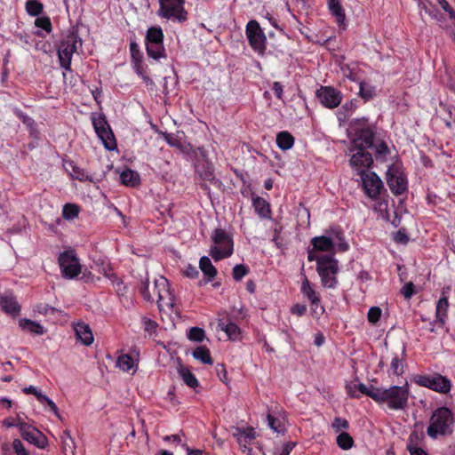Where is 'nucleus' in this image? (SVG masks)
<instances>
[{
  "label": "nucleus",
  "mask_w": 455,
  "mask_h": 455,
  "mask_svg": "<svg viewBox=\"0 0 455 455\" xmlns=\"http://www.w3.org/2000/svg\"><path fill=\"white\" fill-rule=\"evenodd\" d=\"M252 206L254 208L255 212L262 219H270L271 218V208L269 203L260 197V196H252Z\"/></svg>",
  "instance_id": "obj_25"
},
{
  "label": "nucleus",
  "mask_w": 455,
  "mask_h": 455,
  "mask_svg": "<svg viewBox=\"0 0 455 455\" xmlns=\"http://www.w3.org/2000/svg\"><path fill=\"white\" fill-rule=\"evenodd\" d=\"M182 435H183L182 433L181 434L170 435L164 436L163 439L165 442L172 443H175L177 445L180 444L183 447L184 443H182V439H181Z\"/></svg>",
  "instance_id": "obj_60"
},
{
  "label": "nucleus",
  "mask_w": 455,
  "mask_h": 455,
  "mask_svg": "<svg viewBox=\"0 0 455 455\" xmlns=\"http://www.w3.org/2000/svg\"><path fill=\"white\" fill-rule=\"evenodd\" d=\"M452 422L453 416L451 410L446 407H439L433 411L430 417L427 434L431 439L450 435Z\"/></svg>",
  "instance_id": "obj_7"
},
{
  "label": "nucleus",
  "mask_w": 455,
  "mask_h": 455,
  "mask_svg": "<svg viewBox=\"0 0 455 455\" xmlns=\"http://www.w3.org/2000/svg\"><path fill=\"white\" fill-rule=\"evenodd\" d=\"M66 171L69 173V175L76 180L80 181H86L90 180L89 175L81 168L76 166L74 162L68 161L64 164Z\"/></svg>",
  "instance_id": "obj_31"
},
{
  "label": "nucleus",
  "mask_w": 455,
  "mask_h": 455,
  "mask_svg": "<svg viewBox=\"0 0 455 455\" xmlns=\"http://www.w3.org/2000/svg\"><path fill=\"white\" fill-rule=\"evenodd\" d=\"M381 314L382 310L380 307H371L368 311L367 319L371 323L376 324L380 319Z\"/></svg>",
  "instance_id": "obj_49"
},
{
  "label": "nucleus",
  "mask_w": 455,
  "mask_h": 455,
  "mask_svg": "<svg viewBox=\"0 0 455 455\" xmlns=\"http://www.w3.org/2000/svg\"><path fill=\"white\" fill-rule=\"evenodd\" d=\"M307 260L316 262V272L320 277L321 284L327 289H335L338 286V274L339 273V260L333 255H322L307 251Z\"/></svg>",
  "instance_id": "obj_4"
},
{
  "label": "nucleus",
  "mask_w": 455,
  "mask_h": 455,
  "mask_svg": "<svg viewBox=\"0 0 455 455\" xmlns=\"http://www.w3.org/2000/svg\"><path fill=\"white\" fill-rule=\"evenodd\" d=\"M157 15L173 22L183 23L188 20L185 0H159Z\"/></svg>",
  "instance_id": "obj_9"
},
{
  "label": "nucleus",
  "mask_w": 455,
  "mask_h": 455,
  "mask_svg": "<svg viewBox=\"0 0 455 455\" xmlns=\"http://www.w3.org/2000/svg\"><path fill=\"white\" fill-rule=\"evenodd\" d=\"M387 182L391 192L395 196L403 195L408 190L406 175L397 166L392 165L387 169Z\"/></svg>",
  "instance_id": "obj_13"
},
{
  "label": "nucleus",
  "mask_w": 455,
  "mask_h": 455,
  "mask_svg": "<svg viewBox=\"0 0 455 455\" xmlns=\"http://www.w3.org/2000/svg\"><path fill=\"white\" fill-rule=\"evenodd\" d=\"M164 32L160 27H150L147 30L146 44L148 43H163Z\"/></svg>",
  "instance_id": "obj_35"
},
{
  "label": "nucleus",
  "mask_w": 455,
  "mask_h": 455,
  "mask_svg": "<svg viewBox=\"0 0 455 455\" xmlns=\"http://www.w3.org/2000/svg\"><path fill=\"white\" fill-rule=\"evenodd\" d=\"M211 239L212 244L210 247L209 255L215 261L227 259L233 254L234 241L229 232L222 228H216L213 230Z\"/></svg>",
  "instance_id": "obj_8"
},
{
  "label": "nucleus",
  "mask_w": 455,
  "mask_h": 455,
  "mask_svg": "<svg viewBox=\"0 0 455 455\" xmlns=\"http://www.w3.org/2000/svg\"><path fill=\"white\" fill-rule=\"evenodd\" d=\"M276 144L282 150L291 149L294 145V138L288 132H281L276 136Z\"/></svg>",
  "instance_id": "obj_33"
},
{
  "label": "nucleus",
  "mask_w": 455,
  "mask_h": 455,
  "mask_svg": "<svg viewBox=\"0 0 455 455\" xmlns=\"http://www.w3.org/2000/svg\"><path fill=\"white\" fill-rule=\"evenodd\" d=\"M360 177L365 195L377 200L384 187L381 179L373 172H362Z\"/></svg>",
  "instance_id": "obj_15"
},
{
  "label": "nucleus",
  "mask_w": 455,
  "mask_h": 455,
  "mask_svg": "<svg viewBox=\"0 0 455 455\" xmlns=\"http://www.w3.org/2000/svg\"><path fill=\"white\" fill-rule=\"evenodd\" d=\"M193 357L204 364L212 365L213 361L211 356L210 350L205 346L197 347L192 353Z\"/></svg>",
  "instance_id": "obj_32"
},
{
  "label": "nucleus",
  "mask_w": 455,
  "mask_h": 455,
  "mask_svg": "<svg viewBox=\"0 0 455 455\" xmlns=\"http://www.w3.org/2000/svg\"><path fill=\"white\" fill-rule=\"evenodd\" d=\"M82 46V39L78 34L69 31L59 43L57 52L60 66L64 69L63 78L66 79V72H71L72 57L77 49Z\"/></svg>",
  "instance_id": "obj_6"
},
{
  "label": "nucleus",
  "mask_w": 455,
  "mask_h": 455,
  "mask_svg": "<svg viewBox=\"0 0 455 455\" xmlns=\"http://www.w3.org/2000/svg\"><path fill=\"white\" fill-rule=\"evenodd\" d=\"M130 52L132 60H140V52L138 44L134 41L130 43Z\"/></svg>",
  "instance_id": "obj_62"
},
{
  "label": "nucleus",
  "mask_w": 455,
  "mask_h": 455,
  "mask_svg": "<svg viewBox=\"0 0 455 455\" xmlns=\"http://www.w3.org/2000/svg\"><path fill=\"white\" fill-rule=\"evenodd\" d=\"M418 434L412 432L409 436L407 449L411 455H427V453L421 448L417 446Z\"/></svg>",
  "instance_id": "obj_40"
},
{
  "label": "nucleus",
  "mask_w": 455,
  "mask_h": 455,
  "mask_svg": "<svg viewBox=\"0 0 455 455\" xmlns=\"http://www.w3.org/2000/svg\"><path fill=\"white\" fill-rule=\"evenodd\" d=\"M37 401L44 406H47L49 410L57 417L60 416L59 409L56 403L46 395L42 393L39 397L37 398Z\"/></svg>",
  "instance_id": "obj_46"
},
{
  "label": "nucleus",
  "mask_w": 455,
  "mask_h": 455,
  "mask_svg": "<svg viewBox=\"0 0 455 455\" xmlns=\"http://www.w3.org/2000/svg\"><path fill=\"white\" fill-rule=\"evenodd\" d=\"M394 240L395 243H403V244H405L407 243V242L409 241V238L407 236V235L405 234L404 231H402V230H398L395 235H394Z\"/></svg>",
  "instance_id": "obj_63"
},
{
  "label": "nucleus",
  "mask_w": 455,
  "mask_h": 455,
  "mask_svg": "<svg viewBox=\"0 0 455 455\" xmlns=\"http://www.w3.org/2000/svg\"><path fill=\"white\" fill-rule=\"evenodd\" d=\"M351 129L355 136L351 140L349 151L355 153L350 157V165L360 175L362 172H367L366 169L372 164L371 154L366 149L373 145L374 132L365 117L355 119L351 124Z\"/></svg>",
  "instance_id": "obj_1"
},
{
  "label": "nucleus",
  "mask_w": 455,
  "mask_h": 455,
  "mask_svg": "<svg viewBox=\"0 0 455 455\" xmlns=\"http://www.w3.org/2000/svg\"><path fill=\"white\" fill-rule=\"evenodd\" d=\"M233 436L236 439L243 452H247L249 455L252 454V448L251 447V444L257 436L253 427H235Z\"/></svg>",
  "instance_id": "obj_19"
},
{
  "label": "nucleus",
  "mask_w": 455,
  "mask_h": 455,
  "mask_svg": "<svg viewBox=\"0 0 455 455\" xmlns=\"http://www.w3.org/2000/svg\"><path fill=\"white\" fill-rule=\"evenodd\" d=\"M248 274V267L244 265L238 264L233 268V278L235 281H240Z\"/></svg>",
  "instance_id": "obj_50"
},
{
  "label": "nucleus",
  "mask_w": 455,
  "mask_h": 455,
  "mask_svg": "<svg viewBox=\"0 0 455 455\" xmlns=\"http://www.w3.org/2000/svg\"><path fill=\"white\" fill-rule=\"evenodd\" d=\"M200 177L212 184L220 183V180L215 178L214 170L212 164H207L203 170H198Z\"/></svg>",
  "instance_id": "obj_43"
},
{
  "label": "nucleus",
  "mask_w": 455,
  "mask_h": 455,
  "mask_svg": "<svg viewBox=\"0 0 455 455\" xmlns=\"http://www.w3.org/2000/svg\"><path fill=\"white\" fill-rule=\"evenodd\" d=\"M359 395L361 394L365 395L369 397H371L372 400H374L377 403V399L379 398V388L378 387H375L373 385L366 386L363 383H358L357 385Z\"/></svg>",
  "instance_id": "obj_39"
},
{
  "label": "nucleus",
  "mask_w": 455,
  "mask_h": 455,
  "mask_svg": "<svg viewBox=\"0 0 455 455\" xmlns=\"http://www.w3.org/2000/svg\"><path fill=\"white\" fill-rule=\"evenodd\" d=\"M0 308L4 313L12 315H17L20 312V306L11 293L0 297Z\"/></svg>",
  "instance_id": "obj_22"
},
{
  "label": "nucleus",
  "mask_w": 455,
  "mask_h": 455,
  "mask_svg": "<svg viewBox=\"0 0 455 455\" xmlns=\"http://www.w3.org/2000/svg\"><path fill=\"white\" fill-rule=\"evenodd\" d=\"M267 425L268 427L276 433H283L284 432V424L282 419L274 417L271 414H267Z\"/></svg>",
  "instance_id": "obj_44"
},
{
  "label": "nucleus",
  "mask_w": 455,
  "mask_h": 455,
  "mask_svg": "<svg viewBox=\"0 0 455 455\" xmlns=\"http://www.w3.org/2000/svg\"><path fill=\"white\" fill-rule=\"evenodd\" d=\"M199 267L207 277L208 281H212L217 275V269L207 256L201 257L199 260Z\"/></svg>",
  "instance_id": "obj_30"
},
{
  "label": "nucleus",
  "mask_w": 455,
  "mask_h": 455,
  "mask_svg": "<svg viewBox=\"0 0 455 455\" xmlns=\"http://www.w3.org/2000/svg\"><path fill=\"white\" fill-rule=\"evenodd\" d=\"M449 307V301L446 297H442L438 299L435 307V323L443 326L447 319V312Z\"/></svg>",
  "instance_id": "obj_26"
},
{
  "label": "nucleus",
  "mask_w": 455,
  "mask_h": 455,
  "mask_svg": "<svg viewBox=\"0 0 455 455\" xmlns=\"http://www.w3.org/2000/svg\"><path fill=\"white\" fill-rule=\"evenodd\" d=\"M356 108V104L350 100L345 102L337 111L336 116L339 122V124L345 123L349 116L353 115Z\"/></svg>",
  "instance_id": "obj_29"
},
{
  "label": "nucleus",
  "mask_w": 455,
  "mask_h": 455,
  "mask_svg": "<svg viewBox=\"0 0 455 455\" xmlns=\"http://www.w3.org/2000/svg\"><path fill=\"white\" fill-rule=\"evenodd\" d=\"M147 53L149 57L159 60L164 57V47L163 43H148L146 44Z\"/></svg>",
  "instance_id": "obj_34"
},
{
  "label": "nucleus",
  "mask_w": 455,
  "mask_h": 455,
  "mask_svg": "<svg viewBox=\"0 0 455 455\" xmlns=\"http://www.w3.org/2000/svg\"><path fill=\"white\" fill-rule=\"evenodd\" d=\"M143 325H144L145 331L147 332H148L149 334H153L156 331L157 324L155 321H153L151 319H148V318L143 319Z\"/></svg>",
  "instance_id": "obj_59"
},
{
  "label": "nucleus",
  "mask_w": 455,
  "mask_h": 455,
  "mask_svg": "<svg viewBox=\"0 0 455 455\" xmlns=\"http://www.w3.org/2000/svg\"><path fill=\"white\" fill-rule=\"evenodd\" d=\"M12 449L15 455H29L24 444L20 439H14L12 442Z\"/></svg>",
  "instance_id": "obj_55"
},
{
  "label": "nucleus",
  "mask_w": 455,
  "mask_h": 455,
  "mask_svg": "<svg viewBox=\"0 0 455 455\" xmlns=\"http://www.w3.org/2000/svg\"><path fill=\"white\" fill-rule=\"evenodd\" d=\"M306 312H307V306L304 304L297 303V304H294L291 307V313L292 315H296L298 316H302L303 315L306 314Z\"/></svg>",
  "instance_id": "obj_61"
},
{
  "label": "nucleus",
  "mask_w": 455,
  "mask_h": 455,
  "mask_svg": "<svg viewBox=\"0 0 455 455\" xmlns=\"http://www.w3.org/2000/svg\"><path fill=\"white\" fill-rule=\"evenodd\" d=\"M92 122L98 138L104 147L109 150L116 149V140L103 113H92Z\"/></svg>",
  "instance_id": "obj_10"
},
{
  "label": "nucleus",
  "mask_w": 455,
  "mask_h": 455,
  "mask_svg": "<svg viewBox=\"0 0 455 455\" xmlns=\"http://www.w3.org/2000/svg\"><path fill=\"white\" fill-rule=\"evenodd\" d=\"M402 294L406 298L409 299L412 296L414 292V285L412 283H406L401 290Z\"/></svg>",
  "instance_id": "obj_64"
},
{
  "label": "nucleus",
  "mask_w": 455,
  "mask_h": 455,
  "mask_svg": "<svg viewBox=\"0 0 455 455\" xmlns=\"http://www.w3.org/2000/svg\"><path fill=\"white\" fill-rule=\"evenodd\" d=\"M58 261L64 278L74 279L82 273V265L73 250L60 253Z\"/></svg>",
  "instance_id": "obj_11"
},
{
  "label": "nucleus",
  "mask_w": 455,
  "mask_h": 455,
  "mask_svg": "<svg viewBox=\"0 0 455 455\" xmlns=\"http://www.w3.org/2000/svg\"><path fill=\"white\" fill-rule=\"evenodd\" d=\"M246 36L251 48L262 54L266 50L267 37L256 20H250L247 23Z\"/></svg>",
  "instance_id": "obj_14"
},
{
  "label": "nucleus",
  "mask_w": 455,
  "mask_h": 455,
  "mask_svg": "<svg viewBox=\"0 0 455 455\" xmlns=\"http://www.w3.org/2000/svg\"><path fill=\"white\" fill-rule=\"evenodd\" d=\"M358 383L348 382L346 384L347 395L351 398H360L359 390L357 387Z\"/></svg>",
  "instance_id": "obj_54"
},
{
  "label": "nucleus",
  "mask_w": 455,
  "mask_h": 455,
  "mask_svg": "<svg viewBox=\"0 0 455 455\" xmlns=\"http://www.w3.org/2000/svg\"><path fill=\"white\" fill-rule=\"evenodd\" d=\"M19 325L23 331L36 335H43L46 331L45 328L42 324L27 318L20 319Z\"/></svg>",
  "instance_id": "obj_27"
},
{
  "label": "nucleus",
  "mask_w": 455,
  "mask_h": 455,
  "mask_svg": "<svg viewBox=\"0 0 455 455\" xmlns=\"http://www.w3.org/2000/svg\"><path fill=\"white\" fill-rule=\"evenodd\" d=\"M80 207L76 204L68 203L63 205L62 217L66 220H73L78 217Z\"/></svg>",
  "instance_id": "obj_36"
},
{
  "label": "nucleus",
  "mask_w": 455,
  "mask_h": 455,
  "mask_svg": "<svg viewBox=\"0 0 455 455\" xmlns=\"http://www.w3.org/2000/svg\"><path fill=\"white\" fill-rule=\"evenodd\" d=\"M415 382L420 387H427L442 394H447L451 387V380L440 374L419 375L415 378Z\"/></svg>",
  "instance_id": "obj_12"
},
{
  "label": "nucleus",
  "mask_w": 455,
  "mask_h": 455,
  "mask_svg": "<svg viewBox=\"0 0 455 455\" xmlns=\"http://www.w3.org/2000/svg\"><path fill=\"white\" fill-rule=\"evenodd\" d=\"M391 370L393 374L399 376L403 372V363L397 356L394 357L391 361Z\"/></svg>",
  "instance_id": "obj_53"
},
{
  "label": "nucleus",
  "mask_w": 455,
  "mask_h": 455,
  "mask_svg": "<svg viewBox=\"0 0 455 455\" xmlns=\"http://www.w3.org/2000/svg\"><path fill=\"white\" fill-rule=\"evenodd\" d=\"M410 387L407 382L403 386H391L388 388L380 387L377 403H387L394 411H403L408 406Z\"/></svg>",
  "instance_id": "obj_5"
},
{
  "label": "nucleus",
  "mask_w": 455,
  "mask_h": 455,
  "mask_svg": "<svg viewBox=\"0 0 455 455\" xmlns=\"http://www.w3.org/2000/svg\"><path fill=\"white\" fill-rule=\"evenodd\" d=\"M375 154L377 157H386L389 154L387 143L384 141L378 143L375 146Z\"/></svg>",
  "instance_id": "obj_56"
},
{
  "label": "nucleus",
  "mask_w": 455,
  "mask_h": 455,
  "mask_svg": "<svg viewBox=\"0 0 455 455\" xmlns=\"http://www.w3.org/2000/svg\"><path fill=\"white\" fill-rule=\"evenodd\" d=\"M300 292L309 301L312 313H317L319 307H321L322 313L324 311L323 307H321L320 293L317 291L315 285L308 280L305 274L301 275Z\"/></svg>",
  "instance_id": "obj_16"
},
{
  "label": "nucleus",
  "mask_w": 455,
  "mask_h": 455,
  "mask_svg": "<svg viewBox=\"0 0 455 455\" xmlns=\"http://www.w3.org/2000/svg\"><path fill=\"white\" fill-rule=\"evenodd\" d=\"M331 427L336 433H339L341 430H347L349 425L347 419L337 417L333 419Z\"/></svg>",
  "instance_id": "obj_51"
},
{
  "label": "nucleus",
  "mask_w": 455,
  "mask_h": 455,
  "mask_svg": "<svg viewBox=\"0 0 455 455\" xmlns=\"http://www.w3.org/2000/svg\"><path fill=\"white\" fill-rule=\"evenodd\" d=\"M139 290L145 300L156 301L161 311L172 309L175 305V296L170 289L169 282L162 275L155 279L153 286L148 278L141 280Z\"/></svg>",
  "instance_id": "obj_2"
},
{
  "label": "nucleus",
  "mask_w": 455,
  "mask_h": 455,
  "mask_svg": "<svg viewBox=\"0 0 455 455\" xmlns=\"http://www.w3.org/2000/svg\"><path fill=\"white\" fill-rule=\"evenodd\" d=\"M316 97L328 108H337L342 100V93L331 86H321L316 91Z\"/></svg>",
  "instance_id": "obj_17"
},
{
  "label": "nucleus",
  "mask_w": 455,
  "mask_h": 455,
  "mask_svg": "<svg viewBox=\"0 0 455 455\" xmlns=\"http://www.w3.org/2000/svg\"><path fill=\"white\" fill-rule=\"evenodd\" d=\"M120 180L122 184L127 187H136L140 181L139 173L129 168L121 172Z\"/></svg>",
  "instance_id": "obj_28"
},
{
  "label": "nucleus",
  "mask_w": 455,
  "mask_h": 455,
  "mask_svg": "<svg viewBox=\"0 0 455 455\" xmlns=\"http://www.w3.org/2000/svg\"><path fill=\"white\" fill-rule=\"evenodd\" d=\"M27 13L32 17H37L42 14L44 5L38 0H28L25 4Z\"/></svg>",
  "instance_id": "obj_37"
},
{
  "label": "nucleus",
  "mask_w": 455,
  "mask_h": 455,
  "mask_svg": "<svg viewBox=\"0 0 455 455\" xmlns=\"http://www.w3.org/2000/svg\"><path fill=\"white\" fill-rule=\"evenodd\" d=\"M35 26L36 28H42L48 34L52 30L51 19L46 15L37 16L35 20Z\"/></svg>",
  "instance_id": "obj_45"
},
{
  "label": "nucleus",
  "mask_w": 455,
  "mask_h": 455,
  "mask_svg": "<svg viewBox=\"0 0 455 455\" xmlns=\"http://www.w3.org/2000/svg\"><path fill=\"white\" fill-rule=\"evenodd\" d=\"M179 374L189 387L196 388L198 387L199 383L197 379L188 368L180 366L179 369Z\"/></svg>",
  "instance_id": "obj_38"
},
{
  "label": "nucleus",
  "mask_w": 455,
  "mask_h": 455,
  "mask_svg": "<svg viewBox=\"0 0 455 455\" xmlns=\"http://www.w3.org/2000/svg\"><path fill=\"white\" fill-rule=\"evenodd\" d=\"M20 432L24 440L38 448H44L47 444L45 435L38 429L26 422L20 425Z\"/></svg>",
  "instance_id": "obj_18"
},
{
  "label": "nucleus",
  "mask_w": 455,
  "mask_h": 455,
  "mask_svg": "<svg viewBox=\"0 0 455 455\" xmlns=\"http://www.w3.org/2000/svg\"><path fill=\"white\" fill-rule=\"evenodd\" d=\"M164 140L167 142L168 145H170L171 147H174V148H181L182 147V144L180 142V140H179V138L174 135V134H172V133H165L164 134Z\"/></svg>",
  "instance_id": "obj_57"
},
{
  "label": "nucleus",
  "mask_w": 455,
  "mask_h": 455,
  "mask_svg": "<svg viewBox=\"0 0 455 455\" xmlns=\"http://www.w3.org/2000/svg\"><path fill=\"white\" fill-rule=\"evenodd\" d=\"M188 338L192 341L201 342L205 338V332L202 328L192 327L188 332Z\"/></svg>",
  "instance_id": "obj_47"
},
{
  "label": "nucleus",
  "mask_w": 455,
  "mask_h": 455,
  "mask_svg": "<svg viewBox=\"0 0 455 455\" xmlns=\"http://www.w3.org/2000/svg\"><path fill=\"white\" fill-rule=\"evenodd\" d=\"M36 311L41 315H53L55 312H57V309L47 304L40 303L36 306Z\"/></svg>",
  "instance_id": "obj_58"
},
{
  "label": "nucleus",
  "mask_w": 455,
  "mask_h": 455,
  "mask_svg": "<svg viewBox=\"0 0 455 455\" xmlns=\"http://www.w3.org/2000/svg\"><path fill=\"white\" fill-rule=\"evenodd\" d=\"M311 244L312 248L307 251H314L315 254L321 251L334 256L336 252H345L349 249L342 229L336 226L326 230L325 235L313 237Z\"/></svg>",
  "instance_id": "obj_3"
},
{
  "label": "nucleus",
  "mask_w": 455,
  "mask_h": 455,
  "mask_svg": "<svg viewBox=\"0 0 455 455\" xmlns=\"http://www.w3.org/2000/svg\"><path fill=\"white\" fill-rule=\"evenodd\" d=\"M139 355V351L137 349H133L132 351V355L124 354L119 355L116 363V367L123 371H129L137 365Z\"/></svg>",
  "instance_id": "obj_23"
},
{
  "label": "nucleus",
  "mask_w": 455,
  "mask_h": 455,
  "mask_svg": "<svg viewBox=\"0 0 455 455\" xmlns=\"http://www.w3.org/2000/svg\"><path fill=\"white\" fill-rule=\"evenodd\" d=\"M375 94V87L366 82L359 83V96L364 100L372 99Z\"/></svg>",
  "instance_id": "obj_41"
},
{
  "label": "nucleus",
  "mask_w": 455,
  "mask_h": 455,
  "mask_svg": "<svg viewBox=\"0 0 455 455\" xmlns=\"http://www.w3.org/2000/svg\"><path fill=\"white\" fill-rule=\"evenodd\" d=\"M14 113L28 128L32 129L36 126V122L34 121V119L28 116L27 114L23 113L19 109H15Z\"/></svg>",
  "instance_id": "obj_52"
},
{
  "label": "nucleus",
  "mask_w": 455,
  "mask_h": 455,
  "mask_svg": "<svg viewBox=\"0 0 455 455\" xmlns=\"http://www.w3.org/2000/svg\"><path fill=\"white\" fill-rule=\"evenodd\" d=\"M331 14L336 19L339 28H346V14L340 0H326Z\"/></svg>",
  "instance_id": "obj_21"
},
{
  "label": "nucleus",
  "mask_w": 455,
  "mask_h": 455,
  "mask_svg": "<svg viewBox=\"0 0 455 455\" xmlns=\"http://www.w3.org/2000/svg\"><path fill=\"white\" fill-rule=\"evenodd\" d=\"M440 107L445 112V114H447V116H449V119L443 118V121H444L446 127L451 129L452 127V125L454 124L453 119H454L455 116H453V111L455 110V108L451 105H445V104H441Z\"/></svg>",
  "instance_id": "obj_48"
},
{
  "label": "nucleus",
  "mask_w": 455,
  "mask_h": 455,
  "mask_svg": "<svg viewBox=\"0 0 455 455\" xmlns=\"http://www.w3.org/2000/svg\"><path fill=\"white\" fill-rule=\"evenodd\" d=\"M73 329L77 340L82 344L84 346H91L93 343L94 338L92 331L87 323L84 322L74 323Z\"/></svg>",
  "instance_id": "obj_20"
},
{
  "label": "nucleus",
  "mask_w": 455,
  "mask_h": 455,
  "mask_svg": "<svg viewBox=\"0 0 455 455\" xmlns=\"http://www.w3.org/2000/svg\"><path fill=\"white\" fill-rule=\"evenodd\" d=\"M219 328L223 331L228 339L236 341L241 339L242 331L240 327L233 322L226 323L224 320H220L218 323Z\"/></svg>",
  "instance_id": "obj_24"
},
{
  "label": "nucleus",
  "mask_w": 455,
  "mask_h": 455,
  "mask_svg": "<svg viewBox=\"0 0 455 455\" xmlns=\"http://www.w3.org/2000/svg\"><path fill=\"white\" fill-rule=\"evenodd\" d=\"M338 446L342 450H349L354 445V440L347 432L340 433L336 439Z\"/></svg>",
  "instance_id": "obj_42"
}]
</instances>
